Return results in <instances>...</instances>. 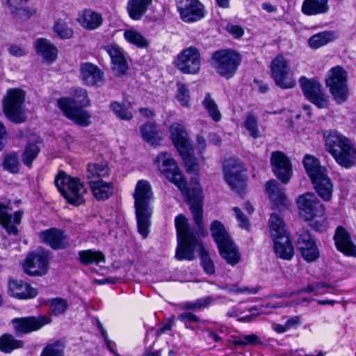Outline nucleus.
Instances as JSON below:
<instances>
[{"label":"nucleus","mask_w":356,"mask_h":356,"mask_svg":"<svg viewBox=\"0 0 356 356\" xmlns=\"http://www.w3.org/2000/svg\"><path fill=\"white\" fill-rule=\"evenodd\" d=\"M154 162L159 170L172 183L178 187L181 193L188 196V204L196 225L191 227L185 216L179 214L175 219L178 245H198L201 237L206 235L202 219L203 192L199 184L187 191L186 181L179 169L175 161L166 152L160 153Z\"/></svg>","instance_id":"1"},{"label":"nucleus","mask_w":356,"mask_h":356,"mask_svg":"<svg viewBox=\"0 0 356 356\" xmlns=\"http://www.w3.org/2000/svg\"><path fill=\"white\" fill-rule=\"evenodd\" d=\"M133 196L138 231L143 238H146L149 232L153 213V207L151 204L153 193L148 181L143 179L138 181Z\"/></svg>","instance_id":"2"},{"label":"nucleus","mask_w":356,"mask_h":356,"mask_svg":"<svg viewBox=\"0 0 356 356\" xmlns=\"http://www.w3.org/2000/svg\"><path fill=\"white\" fill-rule=\"evenodd\" d=\"M326 150L342 167L350 168L356 163V147L347 137L337 131L325 136Z\"/></svg>","instance_id":"3"},{"label":"nucleus","mask_w":356,"mask_h":356,"mask_svg":"<svg viewBox=\"0 0 356 356\" xmlns=\"http://www.w3.org/2000/svg\"><path fill=\"white\" fill-rule=\"evenodd\" d=\"M303 165L319 196L324 200H329L332 197L333 186L326 169L321 165L318 159L309 154L304 156Z\"/></svg>","instance_id":"4"},{"label":"nucleus","mask_w":356,"mask_h":356,"mask_svg":"<svg viewBox=\"0 0 356 356\" xmlns=\"http://www.w3.org/2000/svg\"><path fill=\"white\" fill-rule=\"evenodd\" d=\"M108 175L109 169L105 164L92 163L88 165L86 177L92 195L97 200H106L113 194V184L102 179Z\"/></svg>","instance_id":"5"},{"label":"nucleus","mask_w":356,"mask_h":356,"mask_svg":"<svg viewBox=\"0 0 356 356\" xmlns=\"http://www.w3.org/2000/svg\"><path fill=\"white\" fill-rule=\"evenodd\" d=\"M300 216L306 221L312 222V225L317 230H322L324 223L325 209L314 193L300 195L298 200Z\"/></svg>","instance_id":"6"},{"label":"nucleus","mask_w":356,"mask_h":356,"mask_svg":"<svg viewBox=\"0 0 356 356\" xmlns=\"http://www.w3.org/2000/svg\"><path fill=\"white\" fill-rule=\"evenodd\" d=\"M55 184L69 203L80 205L84 202L87 189L79 178L60 172L55 179Z\"/></svg>","instance_id":"7"},{"label":"nucleus","mask_w":356,"mask_h":356,"mask_svg":"<svg viewBox=\"0 0 356 356\" xmlns=\"http://www.w3.org/2000/svg\"><path fill=\"white\" fill-rule=\"evenodd\" d=\"M241 55L232 49H220L211 57V65L220 76L229 79L236 72L241 63Z\"/></svg>","instance_id":"8"},{"label":"nucleus","mask_w":356,"mask_h":356,"mask_svg":"<svg viewBox=\"0 0 356 356\" xmlns=\"http://www.w3.org/2000/svg\"><path fill=\"white\" fill-rule=\"evenodd\" d=\"M24 99L25 93L20 89L13 88L7 91L3 100V110L6 118L10 121L15 123L25 121Z\"/></svg>","instance_id":"9"},{"label":"nucleus","mask_w":356,"mask_h":356,"mask_svg":"<svg viewBox=\"0 0 356 356\" xmlns=\"http://www.w3.org/2000/svg\"><path fill=\"white\" fill-rule=\"evenodd\" d=\"M326 85L337 103L346 101L349 95L348 73L342 67L337 65L328 71Z\"/></svg>","instance_id":"10"},{"label":"nucleus","mask_w":356,"mask_h":356,"mask_svg":"<svg viewBox=\"0 0 356 356\" xmlns=\"http://www.w3.org/2000/svg\"><path fill=\"white\" fill-rule=\"evenodd\" d=\"M51 259L48 251L39 250L31 252L22 262V270L31 277H42L50 269Z\"/></svg>","instance_id":"11"},{"label":"nucleus","mask_w":356,"mask_h":356,"mask_svg":"<svg viewBox=\"0 0 356 356\" xmlns=\"http://www.w3.org/2000/svg\"><path fill=\"white\" fill-rule=\"evenodd\" d=\"M270 70L272 77L277 86L283 89L293 88L296 81L289 61L282 55L277 56L271 62Z\"/></svg>","instance_id":"12"},{"label":"nucleus","mask_w":356,"mask_h":356,"mask_svg":"<svg viewBox=\"0 0 356 356\" xmlns=\"http://www.w3.org/2000/svg\"><path fill=\"white\" fill-rule=\"evenodd\" d=\"M177 68L184 74H197L200 70L201 58L197 48L189 47L177 55L175 60Z\"/></svg>","instance_id":"13"},{"label":"nucleus","mask_w":356,"mask_h":356,"mask_svg":"<svg viewBox=\"0 0 356 356\" xmlns=\"http://www.w3.org/2000/svg\"><path fill=\"white\" fill-rule=\"evenodd\" d=\"M241 170V167L238 161L233 159L225 161L223 171L225 181L232 190L242 195L245 186V179Z\"/></svg>","instance_id":"14"},{"label":"nucleus","mask_w":356,"mask_h":356,"mask_svg":"<svg viewBox=\"0 0 356 356\" xmlns=\"http://www.w3.org/2000/svg\"><path fill=\"white\" fill-rule=\"evenodd\" d=\"M300 86L305 97L319 108L328 106V100L323 93L321 84L314 80L308 79L305 76L300 79Z\"/></svg>","instance_id":"15"},{"label":"nucleus","mask_w":356,"mask_h":356,"mask_svg":"<svg viewBox=\"0 0 356 356\" xmlns=\"http://www.w3.org/2000/svg\"><path fill=\"white\" fill-rule=\"evenodd\" d=\"M51 321V318L47 316H30L14 318L10 323L16 334H27L39 330L45 325L49 324Z\"/></svg>","instance_id":"16"},{"label":"nucleus","mask_w":356,"mask_h":356,"mask_svg":"<svg viewBox=\"0 0 356 356\" xmlns=\"http://www.w3.org/2000/svg\"><path fill=\"white\" fill-rule=\"evenodd\" d=\"M58 106L63 112L64 115L69 119L73 120L76 124L88 127L90 124L91 115L83 110H81L76 106H73L74 102L67 97H63L58 100Z\"/></svg>","instance_id":"17"},{"label":"nucleus","mask_w":356,"mask_h":356,"mask_svg":"<svg viewBox=\"0 0 356 356\" xmlns=\"http://www.w3.org/2000/svg\"><path fill=\"white\" fill-rule=\"evenodd\" d=\"M177 9L185 22H195L204 16V6L198 0H178Z\"/></svg>","instance_id":"18"},{"label":"nucleus","mask_w":356,"mask_h":356,"mask_svg":"<svg viewBox=\"0 0 356 356\" xmlns=\"http://www.w3.org/2000/svg\"><path fill=\"white\" fill-rule=\"evenodd\" d=\"M270 163L275 176L282 183H288L292 175V168L286 155L280 151L273 152L271 154Z\"/></svg>","instance_id":"19"},{"label":"nucleus","mask_w":356,"mask_h":356,"mask_svg":"<svg viewBox=\"0 0 356 356\" xmlns=\"http://www.w3.org/2000/svg\"><path fill=\"white\" fill-rule=\"evenodd\" d=\"M268 226L273 240V245H291L289 233L284 228L282 219L276 213H272L269 218Z\"/></svg>","instance_id":"20"},{"label":"nucleus","mask_w":356,"mask_h":356,"mask_svg":"<svg viewBox=\"0 0 356 356\" xmlns=\"http://www.w3.org/2000/svg\"><path fill=\"white\" fill-rule=\"evenodd\" d=\"M22 216V211H15L13 215L8 206L0 204V224L9 234H17V225L20 223Z\"/></svg>","instance_id":"21"},{"label":"nucleus","mask_w":356,"mask_h":356,"mask_svg":"<svg viewBox=\"0 0 356 356\" xmlns=\"http://www.w3.org/2000/svg\"><path fill=\"white\" fill-rule=\"evenodd\" d=\"M8 293L18 300L32 299L37 296V289L22 280H11L8 282Z\"/></svg>","instance_id":"22"},{"label":"nucleus","mask_w":356,"mask_h":356,"mask_svg":"<svg viewBox=\"0 0 356 356\" xmlns=\"http://www.w3.org/2000/svg\"><path fill=\"white\" fill-rule=\"evenodd\" d=\"M80 76L81 80L88 86H97L104 79L103 72L97 65L88 62L80 65Z\"/></svg>","instance_id":"23"},{"label":"nucleus","mask_w":356,"mask_h":356,"mask_svg":"<svg viewBox=\"0 0 356 356\" xmlns=\"http://www.w3.org/2000/svg\"><path fill=\"white\" fill-rule=\"evenodd\" d=\"M77 22L83 29L92 31L101 26L103 17L100 13L86 8L78 13Z\"/></svg>","instance_id":"24"},{"label":"nucleus","mask_w":356,"mask_h":356,"mask_svg":"<svg viewBox=\"0 0 356 356\" xmlns=\"http://www.w3.org/2000/svg\"><path fill=\"white\" fill-rule=\"evenodd\" d=\"M37 54L42 58L44 62L52 63L57 58L58 49L49 40L38 38L34 43Z\"/></svg>","instance_id":"25"},{"label":"nucleus","mask_w":356,"mask_h":356,"mask_svg":"<svg viewBox=\"0 0 356 356\" xmlns=\"http://www.w3.org/2000/svg\"><path fill=\"white\" fill-rule=\"evenodd\" d=\"M105 49L112 60L113 70L117 74H123L127 70L123 50L116 44H108Z\"/></svg>","instance_id":"26"},{"label":"nucleus","mask_w":356,"mask_h":356,"mask_svg":"<svg viewBox=\"0 0 356 356\" xmlns=\"http://www.w3.org/2000/svg\"><path fill=\"white\" fill-rule=\"evenodd\" d=\"M266 191L273 204L277 207L286 206L287 199L285 188L276 180H270L266 184Z\"/></svg>","instance_id":"27"},{"label":"nucleus","mask_w":356,"mask_h":356,"mask_svg":"<svg viewBox=\"0 0 356 356\" xmlns=\"http://www.w3.org/2000/svg\"><path fill=\"white\" fill-rule=\"evenodd\" d=\"M170 132L172 141L178 151L183 152L185 147L191 145L183 125L179 123L172 124L170 126Z\"/></svg>","instance_id":"28"},{"label":"nucleus","mask_w":356,"mask_h":356,"mask_svg":"<svg viewBox=\"0 0 356 356\" xmlns=\"http://www.w3.org/2000/svg\"><path fill=\"white\" fill-rule=\"evenodd\" d=\"M152 0H128L127 11L133 20H140L146 13Z\"/></svg>","instance_id":"29"},{"label":"nucleus","mask_w":356,"mask_h":356,"mask_svg":"<svg viewBox=\"0 0 356 356\" xmlns=\"http://www.w3.org/2000/svg\"><path fill=\"white\" fill-rule=\"evenodd\" d=\"M38 236L40 241L47 245H62L66 240L65 232L55 227L42 231Z\"/></svg>","instance_id":"30"},{"label":"nucleus","mask_w":356,"mask_h":356,"mask_svg":"<svg viewBox=\"0 0 356 356\" xmlns=\"http://www.w3.org/2000/svg\"><path fill=\"white\" fill-rule=\"evenodd\" d=\"M328 10V0H304L302 6V12L308 16L323 14Z\"/></svg>","instance_id":"31"},{"label":"nucleus","mask_w":356,"mask_h":356,"mask_svg":"<svg viewBox=\"0 0 356 356\" xmlns=\"http://www.w3.org/2000/svg\"><path fill=\"white\" fill-rule=\"evenodd\" d=\"M210 229L217 245H233L231 236L220 221L214 220L211 225Z\"/></svg>","instance_id":"32"},{"label":"nucleus","mask_w":356,"mask_h":356,"mask_svg":"<svg viewBox=\"0 0 356 356\" xmlns=\"http://www.w3.org/2000/svg\"><path fill=\"white\" fill-rule=\"evenodd\" d=\"M40 143V139L38 137H36L33 142L28 143L22 155V160L25 165L31 166L33 161L38 156L40 151L39 147Z\"/></svg>","instance_id":"33"},{"label":"nucleus","mask_w":356,"mask_h":356,"mask_svg":"<svg viewBox=\"0 0 356 356\" xmlns=\"http://www.w3.org/2000/svg\"><path fill=\"white\" fill-rule=\"evenodd\" d=\"M24 343L17 339L11 334H3L0 337V351L10 353L13 350L23 348Z\"/></svg>","instance_id":"34"},{"label":"nucleus","mask_w":356,"mask_h":356,"mask_svg":"<svg viewBox=\"0 0 356 356\" xmlns=\"http://www.w3.org/2000/svg\"><path fill=\"white\" fill-rule=\"evenodd\" d=\"M143 139L151 145L156 146L161 140L156 127L153 123H146L140 128Z\"/></svg>","instance_id":"35"},{"label":"nucleus","mask_w":356,"mask_h":356,"mask_svg":"<svg viewBox=\"0 0 356 356\" xmlns=\"http://www.w3.org/2000/svg\"><path fill=\"white\" fill-rule=\"evenodd\" d=\"M219 254L229 265L235 266L241 259V253L236 246H218Z\"/></svg>","instance_id":"36"},{"label":"nucleus","mask_w":356,"mask_h":356,"mask_svg":"<svg viewBox=\"0 0 356 356\" xmlns=\"http://www.w3.org/2000/svg\"><path fill=\"white\" fill-rule=\"evenodd\" d=\"M202 105L209 115L214 122H219L221 119V113L218 105L209 93H207L202 102Z\"/></svg>","instance_id":"37"},{"label":"nucleus","mask_w":356,"mask_h":356,"mask_svg":"<svg viewBox=\"0 0 356 356\" xmlns=\"http://www.w3.org/2000/svg\"><path fill=\"white\" fill-rule=\"evenodd\" d=\"M79 261L82 264H98L104 262V255L99 251L87 250L79 252Z\"/></svg>","instance_id":"38"},{"label":"nucleus","mask_w":356,"mask_h":356,"mask_svg":"<svg viewBox=\"0 0 356 356\" xmlns=\"http://www.w3.org/2000/svg\"><path fill=\"white\" fill-rule=\"evenodd\" d=\"M123 35L124 38L129 43L138 48H145L149 44L147 40L136 30L126 29Z\"/></svg>","instance_id":"39"},{"label":"nucleus","mask_w":356,"mask_h":356,"mask_svg":"<svg viewBox=\"0 0 356 356\" xmlns=\"http://www.w3.org/2000/svg\"><path fill=\"white\" fill-rule=\"evenodd\" d=\"M65 344L63 341L56 340L48 343L40 356H64Z\"/></svg>","instance_id":"40"},{"label":"nucleus","mask_w":356,"mask_h":356,"mask_svg":"<svg viewBox=\"0 0 356 356\" xmlns=\"http://www.w3.org/2000/svg\"><path fill=\"white\" fill-rule=\"evenodd\" d=\"M45 305L49 306L50 313L54 316L63 314L68 307L67 301L61 298L49 299L45 302Z\"/></svg>","instance_id":"41"},{"label":"nucleus","mask_w":356,"mask_h":356,"mask_svg":"<svg viewBox=\"0 0 356 356\" xmlns=\"http://www.w3.org/2000/svg\"><path fill=\"white\" fill-rule=\"evenodd\" d=\"M334 39V33L324 31L314 35L309 39V44L313 49H318L327 44Z\"/></svg>","instance_id":"42"},{"label":"nucleus","mask_w":356,"mask_h":356,"mask_svg":"<svg viewBox=\"0 0 356 356\" xmlns=\"http://www.w3.org/2000/svg\"><path fill=\"white\" fill-rule=\"evenodd\" d=\"M73 99L70 98L74 104L73 106L86 107L90 105L86 90L81 88H75L72 90Z\"/></svg>","instance_id":"43"},{"label":"nucleus","mask_w":356,"mask_h":356,"mask_svg":"<svg viewBox=\"0 0 356 356\" xmlns=\"http://www.w3.org/2000/svg\"><path fill=\"white\" fill-rule=\"evenodd\" d=\"M197 251L199 252L201 266H202L204 272L209 275L213 274L215 273V266L208 250L204 246H198Z\"/></svg>","instance_id":"44"},{"label":"nucleus","mask_w":356,"mask_h":356,"mask_svg":"<svg viewBox=\"0 0 356 356\" xmlns=\"http://www.w3.org/2000/svg\"><path fill=\"white\" fill-rule=\"evenodd\" d=\"M215 299L210 296H205L194 301L186 302L183 304L182 308L189 310H199L208 307L212 305Z\"/></svg>","instance_id":"45"},{"label":"nucleus","mask_w":356,"mask_h":356,"mask_svg":"<svg viewBox=\"0 0 356 356\" xmlns=\"http://www.w3.org/2000/svg\"><path fill=\"white\" fill-rule=\"evenodd\" d=\"M111 108L117 117L124 120H129L132 118V113L130 111V104H120L118 102H113L111 104Z\"/></svg>","instance_id":"46"},{"label":"nucleus","mask_w":356,"mask_h":356,"mask_svg":"<svg viewBox=\"0 0 356 356\" xmlns=\"http://www.w3.org/2000/svg\"><path fill=\"white\" fill-rule=\"evenodd\" d=\"M334 245H354L350 232L343 226H338L333 236Z\"/></svg>","instance_id":"47"},{"label":"nucleus","mask_w":356,"mask_h":356,"mask_svg":"<svg viewBox=\"0 0 356 356\" xmlns=\"http://www.w3.org/2000/svg\"><path fill=\"white\" fill-rule=\"evenodd\" d=\"M182 157L188 171L193 172L197 170L198 165L197 159L192 153L191 145L186 147L181 151H178Z\"/></svg>","instance_id":"48"},{"label":"nucleus","mask_w":356,"mask_h":356,"mask_svg":"<svg viewBox=\"0 0 356 356\" xmlns=\"http://www.w3.org/2000/svg\"><path fill=\"white\" fill-rule=\"evenodd\" d=\"M198 246H177L175 257L178 260L191 261L195 257V252H197Z\"/></svg>","instance_id":"49"},{"label":"nucleus","mask_w":356,"mask_h":356,"mask_svg":"<svg viewBox=\"0 0 356 356\" xmlns=\"http://www.w3.org/2000/svg\"><path fill=\"white\" fill-rule=\"evenodd\" d=\"M244 127L253 138H258L261 136L258 127L257 118L252 113H249L244 121Z\"/></svg>","instance_id":"50"},{"label":"nucleus","mask_w":356,"mask_h":356,"mask_svg":"<svg viewBox=\"0 0 356 356\" xmlns=\"http://www.w3.org/2000/svg\"><path fill=\"white\" fill-rule=\"evenodd\" d=\"M55 33L62 39L70 38L73 35V30L63 19H58L54 26Z\"/></svg>","instance_id":"51"},{"label":"nucleus","mask_w":356,"mask_h":356,"mask_svg":"<svg viewBox=\"0 0 356 356\" xmlns=\"http://www.w3.org/2000/svg\"><path fill=\"white\" fill-rule=\"evenodd\" d=\"M300 251L303 259L308 262L316 261L320 256L317 246H302Z\"/></svg>","instance_id":"52"},{"label":"nucleus","mask_w":356,"mask_h":356,"mask_svg":"<svg viewBox=\"0 0 356 356\" xmlns=\"http://www.w3.org/2000/svg\"><path fill=\"white\" fill-rule=\"evenodd\" d=\"M28 0H8V3L10 7L15 8L17 11V15H24V18H29L32 15V12L24 8V4Z\"/></svg>","instance_id":"53"},{"label":"nucleus","mask_w":356,"mask_h":356,"mask_svg":"<svg viewBox=\"0 0 356 356\" xmlns=\"http://www.w3.org/2000/svg\"><path fill=\"white\" fill-rule=\"evenodd\" d=\"M3 168L12 173H16L19 170L18 157L16 154H10L5 157Z\"/></svg>","instance_id":"54"},{"label":"nucleus","mask_w":356,"mask_h":356,"mask_svg":"<svg viewBox=\"0 0 356 356\" xmlns=\"http://www.w3.org/2000/svg\"><path fill=\"white\" fill-rule=\"evenodd\" d=\"M259 338L254 334L241 335L233 340V344L239 346L254 345L258 343Z\"/></svg>","instance_id":"55"},{"label":"nucleus","mask_w":356,"mask_h":356,"mask_svg":"<svg viewBox=\"0 0 356 356\" xmlns=\"http://www.w3.org/2000/svg\"><path fill=\"white\" fill-rule=\"evenodd\" d=\"M177 99L183 106H188L190 101L189 90L187 87L182 83H177Z\"/></svg>","instance_id":"56"},{"label":"nucleus","mask_w":356,"mask_h":356,"mask_svg":"<svg viewBox=\"0 0 356 356\" xmlns=\"http://www.w3.org/2000/svg\"><path fill=\"white\" fill-rule=\"evenodd\" d=\"M276 256L282 259L290 260L294 255L293 246H273Z\"/></svg>","instance_id":"57"},{"label":"nucleus","mask_w":356,"mask_h":356,"mask_svg":"<svg viewBox=\"0 0 356 356\" xmlns=\"http://www.w3.org/2000/svg\"><path fill=\"white\" fill-rule=\"evenodd\" d=\"M233 211L235 217L237 220L238 225L241 228L249 230L250 228V223L246 216L241 211L238 207H234Z\"/></svg>","instance_id":"58"},{"label":"nucleus","mask_w":356,"mask_h":356,"mask_svg":"<svg viewBox=\"0 0 356 356\" xmlns=\"http://www.w3.org/2000/svg\"><path fill=\"white\" fill-rule=\"evenodd\" d=\"M296 243L303 245H316V241L312 238L309 232L300 230L296 234Z\"/></svg>","instance_id":"59"},{"label":"nucleus","mask_w":356,"mask_h":356,"mask_svg":"<svg viewBox=\"0 0 356 356\" xmlns=\"http://www.w3.org/2000/svg\"><path fill=\"white\" fill-rule=\"evenodd\" d=\"M98 327L104 339V342L107 348L114 355H117L115 349V343L112 341L109 340L106 331L104 329L102 325L99 322L98 323Z\"/></svg>","instance_id":"60"},{"label":"nucleus","mask_w":356,"mask_h":356,"mask_svg":"<svg viewBox=\"0 0 356 356\" xmlns=\"http://www.w3.org/2000/svg\"><path fill=\"white\" fill-rule=\"evenodd\" d=\"M178 318L183 323L186 324V327L188 328V323L190 322H199L200 318L195 314L189 312H185L181 314Z\"/></svg>","instance_id":"61"},{"label":"nucleus","mask_w":356,"mask_h":356,"mask_svg":"<svg viewBox=\"0 0 356 356\" xmlns=\"http://www.w3.org/2000/svg\"><path fill=\"white\" fill-rule=\"evenodd\" d=\"M327 287H328V285L323 282L311 284H309L305 289H303L302 291L307 293L315 291L318 293H323L324 291H322L321 289Z\"/></svg>","instance_id":"62"},{"label":"nucleus","mask_w":356,"mask_h":356,"mask_svg":"<svg viewBox=\"0 0 356 356\" xmlns=\"http://www.w3.org/2000/svg\"><path fill=\"white\" fill-rule=\"evenodd\" d=\"M8 51L10 54L17 57L23 56L26 55L27 53L26 50L24 48L16 44L10 45V47L8 49Z\"/></svg>","instance_id":"63"},{"label":"nucleus","mask_w":356,"mask_h":356,"mask_svg":"<svg viewBox=\"0 0 356 356\" xmlns=\"http://www.w3.org/2000/svg\"><path fill=\"white\" fill-rule=\"evenodd\" d=\"M338 251L347 257H356V246H336Z\"/></svg>","instance_id":"64"}]
</instances>
